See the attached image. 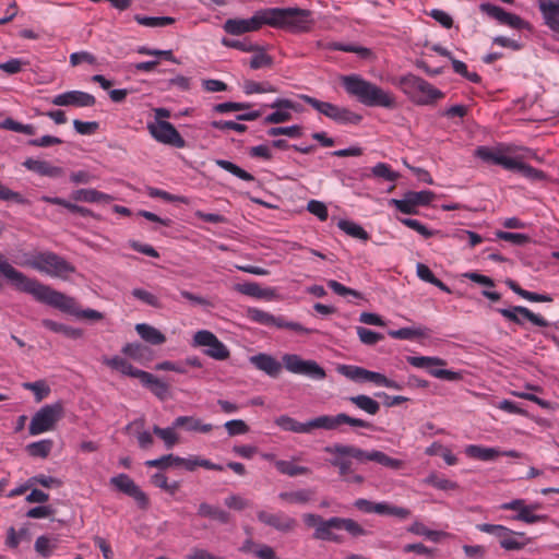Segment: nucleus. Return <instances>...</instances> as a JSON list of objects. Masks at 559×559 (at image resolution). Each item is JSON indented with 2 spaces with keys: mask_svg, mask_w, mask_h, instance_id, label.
Masks as SVG:
<instances>
[{
  "mask_svg": "<svg viewBox=\"0 0 559 559\" xmlns=\"http://www.w3.org/2000/svg\"><path fill=\"white\" fill-rule=\"evenodd\" d=\"M0 273L15 287V289L32 295L37 301L49 305L62 312L90 321H100L104 314L94 309L81 310L73 297L52 289L35 278L27 277L14 269L0 253Z\"/></svg>",
  "mask_w": 559,
  "mask_h": 559,
  "instance_id": "f257e3e1",
  "label": "nucleus"
},
{
  "mask_svg": "<svg viewBox=\"0 0 559 559\" xmlns=\"http://www.w3.org/2000/svg\"><path fill=\"white\" fill-rule=\"evenodd\" d=\"M324 452L334 455L329 462L338 469V474L342 477H347L353 473V460H356L358 463L373 461L395 471L403 468L405 465L402 460L390 457L382 451H365L360 448L342 443L328 445L324 448Z\"/></svg>",
  "mask_w": 559,
  "mask_h": 559,
  "instance_id": "f03ea898",
  "label": "nucleus"
},
{
  "mask_svg": "<svg viewBox=\"0 0 559 559\" xmlns=\"http://www.w3.org/2000/svg\"><path fill=\"white\" fill-rule=\"evenodd\" d=\"M274 424L284 431L295 433H311L314 429L334 430L341 425H349L358 428H372V424L360 418L352 417L345 413L335 416L321 415L309 419L306 423H299L288 415H281L275 418Z\"/></svg>",
  "mask_w": 559,
  "mask_h": 559,
  "instance_id": "7ed1b4c3",
  "label": "nucleus"
},
{
  "mask_svg": "<svg viewBox=\"0 0 559 559\" xmlns=\"http://www.w3.org/2000/svg\"><path fill=\"white\" fill-rule=\"evenodd\" d=\"M342 84L350 96L368 107H383L394 109L397 106L395 96L377 84L369 82L357 74L345 75Z\"/></svg>",
  "mask_w": 559,
  "mask_h": 559,
  "instance_id": "20e7f679",
  "label": "nucleus"
},
{
  "mask_svg": "<svg viewBox=\"0 0 559 559\" xmlns=\"http://www.w3.org/2000/svg\"><path fill=\"white\" fill-rule=\"evenodd\" d=\"M265 14L266 25L293 33L308 32L314 23L312 12L300 8H267Z\"/></svg>",
  "mask_w": 559,
  "mask_h": 559,
  "instance_id": "39448f33",
  "label": "nucleus"
},
{
  "mask_svg": "<svg viewBox=\"0 0 559 559\" xmlns=\"http://www.w3.org/2000/svg\"><path fill=\"white\" fill-rule=\"evenodd\" d=\"M23 265L61 280H67L70 274L76 271L73 264L52 251H38L27 254Z\"/></svg>",
  "mask_w": 559,
  "mask_h": 559,
  "instance_id": "423d86ee",
  "label": "nucleus"
},
{
  "mask_svg": "<svg viewBox=\"0 0 559 559\" xmlns=\"http://www.w3.org/2000/svg\"><path fill=\"white\" fill-rule=\"evenodd\" d=\"M399 86L417 105H431L443 98L444 94L420 76L412 73L399 79Z\"/></svg>",
  "mask_w": 559,
  "mask_h": 559,
  "instance_id": "0eeeda50",
  "label": "nucleus"
},
{
  "mask_svg": "<svg viewBox=\"0 0 559 559\" xmlns=\"http://www.w3.org/2000/svg\"><path fill=\"white\" fill-rule=\"evenodd\" d=\"M300 98L313 109L342 124H359L362 116L346 107H340L329 102L319 100L309 95H301Z\"/></svg>",
  "mask_w": 559,
  "mask_h": 559,
  "instance_id": "6e6552de",
  "label": "nucleus"
},
{
  "mask_svg": "<svg viewBox=\"0 0 559 559\" xmlns=\"http://www.w3.org/2000/svg\"><path fill=\"white\" fill-rule=\"evenodd\" d=\"M63 403L60 401L43 406L31 420L29 435L36 436L52 430L55 425L63 417Z\"/></svg>",
  "mask_w": 559,
  "mask_h": 559,
  "instance_id": "1a4fd4ad",
  "label": "nucleus"
},
{
  "mask_svg": "<svg viewBox=\"0 0 559 559\" xmlns=\"http://www.w3.org/2000/svg\"><path fill=\"white\" fill-rule=\"evenodd\" d=\"M282 360L285 369L292 373L312 380H323L326 377L325 370L314 360L302 359L296 354H285Z\"/></svg>",
  "mask_w": 559,
  "mask_h": 559,
  "instance_id": "9d476101",
  "label": "nucleus"
},
{
  "mask_svg": "<svg viewBox=\"0 0 559 559\" xmlns=\"http://www.w3.org/2000/svg\"><path fill=\"white\" fill-rule=\"evenodd\" d=\"M304 522L307 526L316 528L313 533L314 539L342 543V536L332 532V530H340L337 516L324 520L321 515L307 513L304 514Z\"/></svg>",
  "mask_w": 559,
  "mask_h": 559,
  "instance_id": "9b49d317",
  "label": "nucleus"
},
{
  "mask_svg": "<svg viewBox=\"0 0 559 559\" xmlns=\"http://www.w3.org/2000/svg\"><path fill=\"white\" fill-rule=\"evenodd\" d=\"M193 347H206L204 354L215 360H226L230 356L229 349L217 336L207 330L195 332L192 340Z\"/></svg>",
  "mask_w": 559,
  "mask_h": 559,
  "instance_id": "f8f14e48",
  "label": "nucleus"
},
{
  "mask_svg": "<svg viewBox=\"0 0 559 559\" xmlns=\"http://www.w3.org/2000/svg\"><path fill=\"white\" fill-rule=\"evenodd\" d=\"M406 360L409 365L416 368H427L428 372L438 379H443L448 381H459L461 380L462 373L447 370V369H435L432 366H445L447 361L439 357H428V356H407Z\"/></svg>",
  "mask_w": 559,
  "mask_h": 559,
  "instance_id": "ddd939ff",
  "label": "nucleus"
},
{
  "mask_svg": "<svg viewBox=\"0 0 559 559\" xmlns=\"http://www.w3.org/2000/svg\"><path fill=\"white\" fill-rule=\"evenodd\" d=\"M266 25L265 9L257 11L250 19H228L223 28L226 33L240 36L245 33L254 32Z\"/></svg>",
  "mask_w": 559,
  "mask_h": 559,
  "instance_id": "4468645a",
  "label": "nucleus"
},
{
  "mask_svg": "<svg viewBox=\"0 0 559 559\" xmlns=\"http://www.w3.org/2000/svg\"><path fill=\"white\" fill-rule=\"evenodd\" d=\"M435 197L432 191H407L403 199H391L389 203L403 214L416 215L418 214L417 206L428 205Z\"/></svg>",
  "mask_w": 559,
  "mask_h": 559,
  "instance_id": "2eb2a0df",
  "label": "nucleus"
},
{
  "mask_svg": "<svg viewBox=\"0 0 559 559\" xmlns=\"http://www.w3.org/2000/svg\"><path fill=\"white\" fill-rule=\"evenodd\" d=\"M147 130L150 134L159 143L171 145L177 148H182L186 146L185 139L168 121H156L155 123H148Z\"/></svg>",
  "mask_w": 559,
  "mask_h": 559,
  "instance_id": "dca6fc26",
  "label": "nucleus"
},
{
  "mask_svg": "<svg viewBox=\"0 0 559 559\" xmlns=\"http://www.w3.org/2000/svg\"><path fill=\"white\" fill-rule=\"evenodd\" d=\"M354 507L364 513L391 515L402 520L407 519L412 513L407 508L392 506L386 502H372L364 498L357 499Z\"/></svg>",
  "mask_w": 559,
  "mask_h": 559,
  "instance_id": "f3484780",
  "label": "nucleus"
},
{
  "mask_svg": "<svg viewBox=\"0 0 559 559\" xmlns=\"http://www.w3.org/2000/svg\"><path fill=\"white\" fill-rule=\"evenodd\" d=\"M110 484L114 485L119 491L133 498L140 509L146 510L150 506V500L146 493L133 481V479L127 474H119L110 479Z\"/></svg>",
  "mask_w": 559,
  "mask_h": 559,
  "instance_id": "a211bd4d",
  "label": "nucleus"
},
{
  "mask_svg": "<svg viewBox=\"0 0 559 559\" xmlns=\"http://www.w3.org/2000/svg\"><path fill=\"white\" fill-rule=\"evenodd\" d=\"M497 310L502 317H504L509 321H511L515 324H519V325L523 324V319L531 321L533 324H535L537 326L545 328V326H548V324H549L546 319H544L540 316L535 314L528 308L523 307V306H514L510 309L501 308V309H497Z\"/></svg>",
  "mask_w": 559,
  "mask_h": 559,
  "instance_id": "6ab92c4d",
  "label": "nucleus"
},
{
  "mask_svg": "<svg viewBox=\"0 0 559 559\" xmlns=\"http://www.w3.org/2000/svg\"><path fill=\"white\" fill-rule=\"evenodd\" d=\"M51 103L55 106L92 107L96 98L86 92L70 91L55 96Z\"/></svg>",
  "mask_w": 559,
  "mask_h": 559,
  "instance_id": "aec40b11",
  "label": "nucleus"
},
{
  "mask_svg": "<svg viewBox=\"0 0 559 559\" xmlns=\"http://www.w3.org/2000/svg\"><path fill=\"white\" fill-rule=\"evenodd\" d=\"M257 516H258V520L260 522H262L263 524L269 525V526L275 528L276 531H280L283 533L292 532L297 525V522L295 519H293L288 515H285L283 513L273 514V513H269L266 511H259Z\"/></svg>",
  "mask_w": 559,
  "mask_h": 559,
  "instance_id": "412c9836",
  "label": "nucleus"
},
{
  "mask_svg": "<svg viewBox=\"0 0 559 559\" xmlns=\"http://www.w3.org/2000/svg\"><path fill=\"white\" fill-rule=\"evenodd\" d=\"M249 361L271 378H277L282 371V364L269 354L260 353L251 356Z\"/></svg>",
  "mask_w": 559,
  "mask_h": 559,
  "instance_id": "4be33fe9",
  "label": "nucleus"
},
{
  "mask_svg": "<svg viewBox=\"0 0 559 559\" xmlns=\"http://www.w3.org/2000/svg\"><path fill=\"white\" fill-rule=\"evenodd\" d=\"M138 379L141 383L150 389V391L160 401H165L169 396V386L167 383L158 379L147 371L139 372Z\"/></svg>",
  "mask_w": 559,
  "mask_h": 559,
  "instance_id": "5701e85b",
  "label": "nucleus"
},
{
  "mask_svg": "<svg viewBox=\"0 0 559 559\" xmlns=\"http://www.w3.org/2000/svg\"><path fill=\"white\" fill-rule=\"evenodd\" d=\"M539 10L545 24L559 35V0H539Z\"/></svg>",
  "mask_w": 559,
  "mask_h": 559,
  "instance_id": "b1692460",
  "label": "nucleus"
},
{
  "mask_svg": "<svg viewBox=\"0 0 559 559\" xmlns=\"http://www.w3.org/2000/svg\"><path fill=\"white\" fill-rule=\"evenodd\" d=\"M23 165L31 171H34L40 176H47L50 178H58L64 174V171L61 167L53 166L46 160L27 158L23 163Z\"/></svg>",
  "mask_w": 559,
  "mask_h": 559,
  "instance_id": "393cba45",
  "label": "nucleus"
},
{
  "mask_svg": "<svg viewBox=\"0 0 559 559\" xmlns=\"http://www.w3.org/2000/svg\"><path fill=\"white\" fill-rule=\"evenodd\" d=\"M70 198L76 202H87V203H98V202L109 203L114 200V198L111 195L103 193L95 189L75 190L71 193Z\"/></svg>",
  "mask_w": 559,
  "mask_h": 559,
  "instance_id": "a878e982",
  "label": "nucleus"
},
{
  "mask_svg": "<svg viewBox=\"0 0 559 559\" xmlns=\"http://www.w3.org/2000/svg\"><path fill=\"white\" fill-rule=\"evenodd\" d=\"M235 289L246 296L259 298V299H272L275 297V290L272 288H261L258 283L249 282L243 284H237Z\"/></svg>",
  "mask_w": 559,
  "mask_h": 559,
  "instance_id": "bb28decb",
  "label": "nucleus"
},
{
  "mask_svg": "<svg viewBox=\"0 0 559 559\" xmlns=\"http://www.w3.org/2000/svg\"><path fill=\"white\" fill-rule=\"evenodd\" d=\"M174 427L185 428L187 431H195L207 433L212 431L213 426L211 424H203L201 419L193 416H180L174 421Z\"/></svg>",
  "mask_w": 559,
  "mask_h": 559,
  "instance_id": "cd10ccee",
  "label": "nucleus"
},
{
  "mask_svg": "<svg viewBox=\"0 0 559 559\" xmlns=\"http://www.w3.org/2000/svg\"><path fill=\"white\" fill-rule=\"evenodd\" d=\"M198 515L215 520L221 524H227L230 521V514L227 511L206 502L200 503Z\"/></svg>",
  "mask_w": 559,
  "mask_h": 559,
  "instance_id": "c85d7f7f",
  "label": "nucleus"
},
{
  "mask_svg": "<svg viewBox=\"0 0 559 559\" xmlns=\"http://www.w3.org/2000/svg\"><path fill=\"white\" fill-rule=\"evenodd\" d=\"M135 331L142 340L152 345H162L166 342V336L159 330L150 324L138 323L135 325Z\"/></svg>",
  "mask_w": 559,
  "mask_h": 559,
  "instance_id": "c756f323",
  "label": "nucleus"
},
{
  "mask_svg": "<svg viewBox=\"0 0 559 559\" xmlns=\"http://www.w3.org/2000/svg\"><path fill=\"white\" fill-rule=\"evenodd\" d=\"M507 286L516 295L520 297L533 301V302H550L552 301V298L549 295H542L537 293H532L528 290L523 289L515 281L511 278H507L506 282Z\"/></svg>",
  "mask_w": 559,
  "mask_h": 559,
  "instance_id": "7c9ffc66",
  "label": "nucleus"
},
{
  "mask_svg": "<svg viewBox=\"0 0 559 559\" xmlns=\"http://www.w3.org/2000/svg\"><path fill=\"white\" fill-rule=\"evenodd\" d=\"M41 324L46 329H48L55 333H61L68 338L78 340V338L82 337V335H83V331L81 329L64 325L62 323H58L50 319L41 320Z\"/></svg>",
  "mask_w": 559,
  "mask_h": 559,
  "instance_id": "2f4dec72",
  "label": "nucleus"
},
{
  "mask_svg": "<svg viewBox=\"0 0 559 559\" xmlns=\"http://www.w3.org/2000/svg\"><path fill=\"white\" fill-rule=\"evenodd\" d=\"M104 364L109 366L112 369L119 370L121 373L130 376L132 378L138 379V373L143 372V370L134 368L130 362L126 359L114 356L112 358H105Z\"/></svg>",
  "mask_w": 559,
  "mask_h": 559,
  "instance_id": "473e14b6",
  "label": "nucleus"
},
{
  "mask_svg": "<svg viewBox=\"0 0 559 559\" xmlns=\"http://www.w3.org/2000/svg\"><path fill=\"white\" fill-rule=\"evenodd\" d=\"M348 401L369 415H376L380 411V404L365 394L349 396Z\"/></svg>",
  "mask_w": 559,
  "mask_h": 559,
  "instance_id": "72a5a7b5",
  "label": "nucleus"
},
{
  "mask_svg": "<svg viewBox=\"0 0 559 559\" xmlns=\"http://www.w3.org/2000/svg\"><path fill=\"white\" fill-rule=\"evenodd\" d=\"M248 318H250L254 322L267 326L275 325L278 328V325L281 324V317H274L273 314L257 308L248 309Z\"/></svg>",
  "mask_w": 559,
  "mask_h": 559,
  "instance_id": "f704fd0d",
  "label": "nucleus"
},
{
  "mask_svg": "<svg viewBox=\"0 0 559 559\" xmlns=\"http://www.w3.org/2000/svg\"><path fill=\"white\" fill-rule=\"evenodd\" d=\"M337 227L353 238H357L364 241L369 239V234L358 224L341 219L337 223Z\"/></svg>",
  "mask_w": 559,
  "mask_h": 559,
  "instance_id": "c9c22d12",
  "label": "nucleus"
},
{
  "mask_svg": "<svg viewBox=\"0 0 559 559\" xmlns=\"http://www.w3.org/2000/svg\"><path fill=\"white\" fill-rule=\"evenodd\" d=\"M53 442L50 439H44L27 444L26 451L31 456L46 459L51 452Z\"/></svg>",
  "mask_w": 559,
  "mask_h": 559,
  "instance_id": "e433bc0d",
  "label": "nucleus"
},
{
  "mask_svg": "<svg viewBox=\"0 0 559 559\" xmlns=\"http://www.w3.org/2000/svg\"><path fill=\"white\" fill-rule=\"evenodd\" d=\"M134 20L140 25L147 27H165L176 22V20L170 16H143L140 14L134 15Z\"/></svg>",
  "mask_w": 559,
  "mask_h": 559,
  "instance_id": "4c0bfd02",
  "label": "nucleus"
},
{
  "mask_svg": "<svg viewBox=\"0 0 559 559\" xmlns=\"http://www.w3.org/2000/svg\"><path fill=\"white\" fill-rule=\"evenodd\" d=\"M466 454L473 459L481 461H491L496 459L500 452L493 448H483L479 445H468Z\"/></svg>",
  "mask_w": 559,
  "mask_h": 559,
  "instance_id": "58836bf2",
  "label": "nucleus"
},
{
  "mask_svg": "<svg viewBox=\"0 0 559 559\" xmlns=\"http://www.w3.org/2000/svg\"><path fill=\"white\" fill-rule=\"evenodd\" d=\"M215 164L221 167L222 169L230 173L231 175L236 176L237 178L245 180V181H253L254 177L246 171L245 169L240 168L236 164L226 160V159H215Z\"/></svg>",
  "mask_w": 559,
  "mask_h": 559,
  "instance_id": "ea45409f",
  "label": "nucleus"
},
{
  "mask_svg": "<svg viewBox=\"0 0 559 559\" xmlns=\"http://www.w3.org/2000/svg\"><path fill=\"white\" fill-rule=\"evenodd\" d=\"M275 467L277 471L284 475H288L290 477L298 476V475H306L310 473V469L306 466H298L293 464L289 461H276Z\"/></svg>",
  "mask_w": 559,
  "mask_h": 559,
  "instance_id": "a19ab883",
  "label": "nucleus"
},
{
  "mask_svg": "<svg viewBox=\"0 0 559 559\" xmlns=\"http://www.w3.org/2000/svg\"><path fill=\"white\" fill-rule=\"evenodd\" d=\"M177 428L178 427H174V425L167 428H160L155 425L153 427V432L165 442V447L167 449H171L175 444L179 442V438L175 432V429Z\"/></svg>",
  "mask_w": 559,
  "mask_h": 559,
  "instance_id": "79ce46f5",
  "label": "nucleus"
},
{
  "mask_svg": "<svg viewBox=\"0 0 559 559\" xmlns=\"http://www.w3.org/2000/svg\"><path fill=\"white\" fill-rule=\"evenodd\" d=\"M34 548L38 555L44 558L51 556L52 551L57 548V540L41 535L36 538Z\"/></svg>",
  "mask_w": 559,
  "mask_h": 559,
  "instance_id": "37998d69",
  "label": "nucleus"
},
{
  "mask_svg": "<svg viewBox=\"0 0 559 559\" xmlns=\"http://www.w3.org/2000/svg\"><path fill=\"white\" fill-rule=\"evenodd\" d=\"M424 483L427 485H430L437 489L440 490H455L459 488V485L450 479L441 478L436 473L429 474L425 479Z\"/></svg>",
  "mask_w": 559,
  "mask_h": 559,
  "instance_id": "c03bdc74",
  "label": "nucleus"
},
{
  "mask_svg": "<svg viewBox=\"0 0 559 559\" xmlns=\"http://www.w3.org/2000/svg\"><path fill=\"white\" fill-rule=\"evenodd\" d=\"M332 49L338 50V51H345V52H354L357 53L362 59H371L373 58V52L371 49L361 47V46H355V45H345L341 43H334L331 46Z\"/></svg>",
  "mask_w": 559,
  "mask_h": 559,
  "instance_id": "a18cd8bd",
  "label": "nucleus"
},
{
  "mask_svg": "<svg viewBox=\"0 0 559 559\" xmlns=\"http://www.w3.org/2000/svg\"><path fill=\"white\" fill-rule=\"evenodd\" d=\"M0 129L11 130L19 133H24L28 135H33L36 132V129L32 124H23L13 120L12 118H7L2 122H0Z\"/></svg>",
  "mask_w": 559,
  "mask_h": 559,
  "instance_id": "49530a36",
  "label": "nucleus"
},
{
  "mask_svg": "<svg viewBox=\"0 0 559 559\" xmlns=\"http://www.w3.org/2000/svg\"><path fill=\"white\" fill-rule=\"evenodd\" d=\"M222 44L225 47L238 49V50H241V51H248V52L262 50V46H259L257 44H252V43H250L248 40H238V39H230V38L224 37L222 39Z\"/></svg>",
  "mask_w": 559,
  "mask_h": 559,
  "instance_id": "de8ad7c7",
  "label": "nucleus"
},
{
  "mask_svg": "<svg viewBox=\"0 0 559 559\" xmlns=\"http://www.w3.org/2000/svg\"><path fill=\"white\" fill-rule=\"evenodd\" d=\"M269 136L287 135L289 138H300L302 135V128L298 124L289 127H272L266 131Z\"/></svg>",
  "mask_w": 559,
  "mask_h": 559,
  "instance_id": "09e8293b",
  "label": "nucleus"
},
{
  "mask_svg": "<svg viewBox=\"0 0 559 559\" xmlns=\"http://www.w3.org/2000/svg\"><path fill=\"white\" fill-rule=\"evenodd\" d=\"M23 388L34 392L36 402L43 401L50 393V388L44 380L25 382L23 383Z\"/></svg>",
  "mask_w": 559,
  "mask_h": 559,
  "instance_id": "8fccbe9b",
  "label": "nucleus"
},
{
  "mask_svg": "<svg viewBox=\"0 0 559 559\" xmlns=\"http://www.w3.org/2000/svg\"><path fill=\"white\" fill-rule=\"evenodd\" d=\"M312 495L313 492L311 490L301 489L290 492H281L280 498L288 502L306 503L311 499Z\"/></svg>",
  "mask_w": 559,
  "mask_h": 559,
  "instance_id": "3c124183",
  "label": "nucleus"
},
{
  "mask_svg": "<svg viewBox=\"0 0 559 559\" xmlns=\"http://www.w3.org/2000/svg\"><path fill=\"white\" fill-rule=\"evenodd\" d=\"M337 372L353 381H362L365 368L352 365H338Z\"/></svg>",
  "mask_w": 559,
  "mask_h": 559,
  "instance_id": "603ef678",
  "label": "nucleus"
},
{
  "mask_svg": "<svg viewBox=\"0 0 559 559\" xmlns=\"http://www.w3.org/2000/svg\"><path fill=\"white\" fill-rule=\"evenodd\" d=\"M388 334L393 338L413 340L415 337L424 336L425 331L423 329L402 328L399 330H390Z\"/></svg>",
  "mask_w": 559,
  "mask_h": 559,
  "instance_id": "864d4df0",
  "label": "nucleus"
},
{
  "mask_svg": "<svg viewBox=\"0 0 559 559\" xmlns=\"http://www.w3.org/2000/svg\"><path fill=\"white\" fill-rule=\"evenodd\" d=\"M407 531L415 535L426 536L427 538H429L430 540H433V542H438L440 536L442 535L441 532L429 530L423 523L417 522V521L414 522L407 528Z\"/></svg>",
  "mask_w": 559,
  "mask_h": 559,
  "instance_id": "5fc2aeb1",
  "label": "nucleus"
},
{
  "mask_svg": "<svg viewBox=\"0 0 559 559\" xmlns=\"http://www.w3.org/2000/svg\"><path fill=\"white\" fill-rule=\"evenodd\" d=\"M338 521L340 530H345L354 537L364 536L368 534L367 531L359 523L352 519L338 518Z\"/></svg>",
  "mask_w": 559,
  "mask_h": 559,
  "instance_id": "6e6d98bb",
  "label": "nucleus"
},
{
  "mask_svg": "<svg viewBox=\"0 0 559 559\" xmlns=\"http://www.w3.org/2000/svg\"><path fill=\"white\" fill-rule=\"evenodd\" d=\"M177 455L166 454L158 459L148 460L145 462V465L148 467H156L159 469H166L170 466H177Z\"/></svg>",
  "mask_w": 559,
  "mask_h": 559,
  "instance_id": "4d7b16f0",
  "label": "nucleus"
},
{
  "mask_svg": "<svg viewBox=\"0 0 559 559\" xmlns=\"http://www.w3.org/2000/svg\"><path fill=\"white\" fill-rule=\"evenodd\" d=\"M496 236H497V238H499L501 240L512 242L513 245H516V246L525 245V243L530 242V240H531L530 236H527L525 234L510 233V231H502V230L497 231Z\"/></svg>",
  "mask_w": 559,
  "mask_h": 559,
  "instance_id": "13d9d810",
  "label": "nucleus"
},
{
  "mask_svg": "<svg viewBox=\"0 0 559 559\" xmlns=\"http://www.w3.org/2000/svg\"><path fill=\"white\" fill-rule=\"evenodd\" d=\"M374 177L383 178L388 181H395L400 178V174L391 170L389 165L379 163L371 169Z\"/></svg>",
  "mask_w": 559,
  "mask_h": 559,
  "instance_id": "bf43d9fd",
  "label": "nucleus"
},
{
  "mask_svg": "<svg viewBox=\"0 0 559 559\" xmlns=\"http://www.w3.org/2000/svg\"><path fill=\"white\" fill-rule=\"evenodd\" d=\"M501 24L508 25L515 29H530L531 28V25L528 22L524 21L519 15L507 12V11L504 12Z\"/></svg>",
  "mask_w": 559,
  "mask_h": 559,
  "instance_id": "052dcab7",
  "label": "nucleus"
},
{
  "mask_svg": "<svg viewBox=\"0 0 559 559\" xmlns=\"http://www.w3.org/2000/svg\"><path fill=\"white\" fill-rule=\"evenodd\" d=\"M400 222L403 225L407 226L408 228L416 230L419 235H421L426 239L432 237L435 234L438 233V231L428 229L424 224H421L417 219L400 218Z\"/></svg>",
  "mask_w": 559,
  "mask_h": 559,
  "instance_id": "680f3d73",
  "label": "nucleus"
},
{
  "mask_svg": "<svg viewBox=\"0 0 559 559\" xmlns=\"http://www.w3.org/2000/svg\"><path fill=\"white\" fill-rule=\"evenodd\" d=\"M519 174L532 181H543L548 178L547 175L543 170L536 169V168L532 167L531 165L525 164L524 162H523L522 166H520Z\"/></svg>",
  "mask_w": 559,
  "mask_h": 559,
  "instance_id": "e2e57ef3",
  "label": "nucleus"
},
{
  "mask_svg": "<svg viewBox=\"0 0 559 559\" xmlns=\"http://www.w3.org/2000/svg\"><path fill=\"white\" fill-rule=\"evenodd\" d=\"M356 330L360 342L366 345H374L384 337L382 334L373 332L362 326H357Z\"/></svg>",
  "mask_w": 559,
  "mask_h": 559,
  "instance_id": "0e129e2a",
  "label": "nucleus"
},
{
  "mask_svg": "<svg viewBox=\"0 0 559 559\" xmlns=\"http://www.w3.org/2000/svg\"><path fill=\"white\" fill-rule=\"evenodd\" d=\"M132 296L135 297L136 299L154 307V308H158V309L162 308V304L158 300V298L145 289L134 288L132 290Z\"/></svg>",
  "mask_w": 559,
  "mask_h": 559,
  "instance_id": "69168bd1",
  "label": "nucleus"
},
{
  "mask_svg": "<svg viewBox=\"0 0 559 559\" xmlns=\"http://www.w3.org/2000/svg\"><path fill=\"white\" fill-rule=\"evenodd\" d=\"M251 60H250V68L253 70L260 69V68H269L273 64V58L264 52V47H262V50L257 51Z\"/></svg>",
  "mask_w": 559,
  "mask_h": 559,
  "instance_id": "338daca9",
  "label": "nucleus"
},
{
  "mask_svg": "<svg viewBox=\"0 0 559 559\" xmlns=\"http://www.w3.org/2000/svg\"><path fill=\"white\" fill-rule=\"evenodd\" d=\"M229 436L245 435L249 431L248 425L241 419H233L225 423Z\"/></svg>",
  "mask_w": 559,
  "mask_h": 559,
  "instance_id": "774afa93",
  "label": "nucleus"
}]
</instances>
